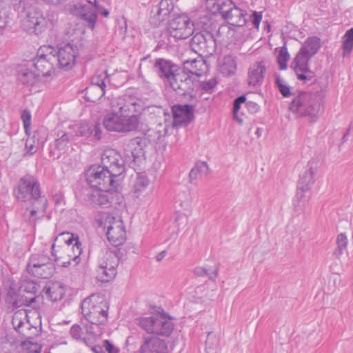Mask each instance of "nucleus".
Returning <instances> with one entry per match:
<instances>
[{
	"mask_svg": "<svg viewBox=\"0 0 353 353\" xmlns=\"http://www.w3.org/2000/svg\"><path fill=\"white\" fill-rule=\"evenodd\" d=\"M139 107L137 100L129 95L113 99L112 112L105 114L103 120L104 128L108 131L121 133L137 130L141 121Z\"/></svg>",
	"mask_w": 353,
	"mask_h": 353,
	"instance_id": "nucleus-1",
	"label": "nucleus"
},
{
	"mask_svg": "<svg viewBox=\"0 0 353 353\" xmlns=\"http://www.w3.org/2000/svg\"><path fill=\"white\" fill-rule=\"evenodd\" d=\"M321 48V40L317 37H308L294 58L292 65L297 79L304 83L316 81L315 72L310 70L309 61Z\"/></svg>",
	"mask_w": 353,
	"mask_h": 353,
	"instance_id": "nucleus-2",
	"label": "nucleus"
},
{
	"mask_svg": "<svg viewBox=\"0 0 353 353\" xmlns=\"http://www.w3.org/2000/svg\"><path fill=\"white\" fill-rule=\"evenodd\" d=\"M289 110L297 117H307L310 123H315L323 113V101L316 93L300 91L290 103Z\"/></svg>",
	"mask_w": 353,
	"mask_h": 353,
	"instance_id": "nucleus-3",
	"label": "nucleus"
},
{
	"mask_svg": "<svg viewBox=\"0 0 353 353\" xmlns=\"http://www.w3.org/2000/svg\"><path fill=\"white\" fill-rule=\"evenodd\" d=\"M137 324L148 334L169 336L174 330L172 318L165 312L157 313L150 316H141L136 319Z\"/></svg>",
	"mask_w": 353,
	"mask_h": 353,
	"instance_id": "nucleus-4",
	"label": "nucleus"
},
{
	"mask_svg": "<svg viewBox=\"0 0 353 353\" xmlns=\"http://www.w3.org/2000/svg\"><path fill=\"white\" fill-rule=\"evenodd\" d=\"M108 305L103 296L91 294L81 303V312L85 319L93 325L104 324L108 316Z\"/></svg>",
	"mask_w": 353,
	"mask_h": 353,
	"instance_id": "nucleus-5",
	"label": "nucleus"
},
{
	"mask_svg": "<svg viewBox=\"0 0 353 353\" xmlns=\"http://www.w3.org/2000/svg\"><path fill=\"white\" fill-rule=\"evenodd\" d=\"M85 176L90 186L99 192L115 190L119 185V182L116 179L117 176L101 165H91L86 171Z\"/></svg>",
	"mask_w": 353,
	"mask_h": 353,
	"instance_id": "nucleus-6",
	"label": "nucleus"
},
{
	"mask_svg": "<svg viewBox=\"0 0 353 353\" xmlns=\"http://www.w3.org/2000/svg\"><path fill=\"white\" fill-rule=\"evenodd\" d=\"M99 227L107 230L106 236L108 241L115 248L123 245L125 240V230L121 219H116L108 212L102 213L97 219Z\"/></svg>",
	"mask_w": 353,
	"mask_h": 353,
	"instance_id": "nucleus-7",
	"label": "nucleus"
},
{
	"mask_svg": "<svg viewBox=\"0 0 353 353\" xmlns=\"http://www.w3.org/2000/svg\"><path fill=\"white\" fill-rule=\"evenodd\" d=\"M14 195L21 202L38 201L46 198L41 193L40 183L38 179L30 174L23 176L14 189Z\"/></svg>",
	"mask_w": 353,
	"mask_h": 353,
	"instance_id": "nucleus-8",
	"label": "nucleus"
},
{
	"mask_svg": "<svg viewBox=\"0 0 353 353\" xmlns=\"http://www.w3.org/2000/svg\"><path fill=\"white\" fill-rule=\"evenodd\" d=\"M122 256L123 252L120 248L107 251L99 261L97 279L101 282L112 280L117 274V268Z\"/></svg>",
	"mask_w": 353,
	"mask_h": 353,
	"instance_id": "nucleus-9",
	"label": "nucleus"
},
{
	"mask_svg": "<svg viewBox=\"0 0 353 353\" xmlns=\"http://www.w3.org/2000/svg\"><path fill=\"white\" fill-rule=\"evenodd\" d=\"M54 48L51 46H41L37 54V57L28 61V66L34 68L37 74H39V79L42 81L43 77L51 76L54 71V62L56 61L55 54H52Z\"/></svg>",
	"mask_w": 353,
	"mask_h": 353,
	"instance_id": "nucleus-10",
	"label": "nucleus"
},
{
	"mask_svg": "<svg viewBox=\"0 0 353 353\" xmlns=\"http://www.w3.org/2000/svg\"><path fill=\"white\" fill-rule=\"evenodd\" d=\"M166 86L172 88L176 94L187 97L190 102L197 101L194 89L198 86V81L186 72H179Z\"/></svg>",
	"mask_w": 353,
	"mask_h": 353,
	"instance_id": "nucleus-11",
	"label": "nucleus"
},
{
	"mask_svg": "<svg viewBox=\"0 0 353 353\" xmlns=\"http://www.w3.org/2000/svg\"><path fill=\"white\" fill-rule=\"evenodd\" d=\"M191 48L201 57L213 55L216 50V43L214 35L209 31H201L191 39Z\"/></svg>",
	"mask_w": 353,
	"mask_h": 353,
	"instance_id": "nucleus-12",
	"label": "nucleus"
},
{
	"mask_svg": "<svg viewBox=\"0 0 353 353\" xmlns=\"http://www.w3.org/2000/svg\"><path fill=\"white\" fill-rule=\"evenodd\" d=\"M170 35L176 39H185L194 32V24L185 14L172 19L168 25Z\"/></svg>",
	"mask_w": 353,
	"mask_h": 353,
	"instance_id": "nucleus-13",
	"label": "nucleus"
},
{
	"mask_svg": "<svg viewBox=\"0 0 353 353\" xmlns=\"http://www.w3.org/2000/svg\"><path fill=\"white\" fill-rule=\"evenodd\" d=\"M52 54H55L56 61L61 68L70 70L75 65L79 55V48L72 42H69L60 47L57 52L54 50Z\"/></svg>",
	"mask_w": 353,
	"mask_h": 353,
	"instance_id": "nucleus-14",
	"label": "nucleus"
},
{
	"mask_svg": "<svg viewBox=\"0 0 353 353\" xmlns=\"http://www.w3.org/2000/svg\"><path fill=\"white\" fill-rule=\"evenodd\" d=\"M152 70L166 86L180 72V67L171 60L157 58L153 61Z\"/></svg>",
	"mask_w": 353,
	"mask_h": 353,
	"instance_id": "nucleus-15",
	"label": "nucleus"
},
{
	"mask_svg": "<svg viewBox=\"0 0 353 353\" xmlns=\"http://www.w3.org/2000/svg\"><path fill=\"white\" fill-rule=\"evenodd\" d=\"M318 170V163L314 160L310 161L305 172L300 175L297 183V191L296 197L298 201V205L301 200L305 196L304 193L309 190L315 182L314 176Z\"/></svg>",
	"mask_w": 353,
	"mask_h": 353,
	"instance_id": "nucleus-16",
	"label": "nucleus"
},
{
	"mask_svg": "<svg viewBox=\"0 0 353 353\" xmlns=\"http://www.w3.org/2000/svg\"><path fill=\"white\" fill-rule=\"evenodd\" d=\"M101 167L109 170L113 175L119 176L124 171L121 155L113 149H106L101 155Z\"/></svg>",
	"mask_w": 353,
	"mask_h": 353,
	"instance_id": "nucleus-17",
	"label": "nucleus"
},
{
	"mask_svg": "<svg viewBox=\"0 0 353 353\" xmlns=\"http://www.w3.org/2000/svg\"><path fill=\"white\" fill-rule=\"evenodd\" d=\"M143 155V145L141 140L136 137L130 141L124 149L123 158V168L125 165L134 168L137 166Z\"/></svg>",
	"mask_w": 353,
	"mask_h": 353,
	"instance_id": "nucleus-18",
	"label": "nucleus"
},
{
	"mask_svg": "<svg viewBox=\"0 0 353 353\" xmlns=\"http://www.w3.org/2000/svg\"><path fill=\"white\" fill-rule=\"evenodd\" d=\"M48 24V20L41 12L33 11L28 13L22 25L25 31L39 35L46 30Z\"/></svg>",
	"mask_w": 353,
	"mask_h": 353,
	"instance_id": "nucleus-19",
	"label": "nucleus"
},
{
	"mask_svg": "<svg viewBox=\"0 0 353 353\" xmlns=\"http://www.w3.org/2000/svg\"><path fill=\"white\" fill-rule=\"evenodd\" d=\"M196 104H176L172 108L174 121L176 125L187 126L194 119V108Z\"/></svg>",
	"mask_w": 353,
	"mask_h": 353,
	"instance_id": "nucleus-20",
	"label": "nucleus"
},
{
	"mask_svg": "<svg viewBox=\"0 0 353 353\" xmlns=\"http://www.w3.org/2000/svg\"><path fill=\"white\" fill-rule=\"evenodd\" d=\"M18 81L24 86L29 88L30 90L33 88H39L41 83L39 74L32 70V67L28 66V63L22 65L18 71Z\"/></svg>",
	"mask_w": 353,
	"mask_h": 353,
	"instance_id": "nucleus-21",
	"label": "nucleus"
},
{
	"mask_svg": "<svg viewBox=\"0 0 353 353\" xmlns=\"http://www.w3.org/2000/svg\"><path fill=\"white\" fill-rule=\"evenodd\" d=\"M266 70V62L264 60L257 61L251 64L248 72V85H261L264 81Z\"/></svg>",
	"mask_w": 353,
	"mask_h": 353,
	"instance_id": "nucleus-22",
	"label": "nucleus"
},
{
	"mask_svg": "<svg viewBox=\"0 0 353 353\" xmlns=\"http://www.w3.org/2000/svg\"><path fill=\"white\" fill-rule=\"evenodd\" d=\"M173 9V0H161L155 7V11L154 9L152 10V12H155V14L150 17V23L154 26H159L162 21L165 20Z\"/></svg>",
	"mask_w": 353,
	"mask_h": 353,
	"instance_id": "nucleus-23",
	"label": "nucleus"
},
{
	"mask_svg": "<svg viewBox=\"0 0 353 353\" xmlns=\"http://www.w3.org/2000/svg\"><path fill=\"white\" fill-rule=\"evenodd\" d=\"M165 342L154 336H147L143 338L139 347V353H156L166 349Z\"/></svg>",
	"mask_w": 353,
	"mask_h": 353,
	"instance_id": "nucleus-24",
	"label": "nucleus"
},
{
	"mask_svg": "<svg viewBox=\"0 0 353 353\" xmlns=\"http://www.w3.org/2000/svg\"><path fill=\"white\" fill-rule=\"evenodd\" d=\"M230 25L229 29L233 30L232 27H243L248 22V13L246 10L240 9L236 5L232 10L223 19Z\"/></svg>",
	"mask_w": 353,
	"mask_h": 353,
	"instance_id": "nucleus-25",
	"label": "nucleus"
},
{
	"mask_svg": "<svg viewBox=\"0 0 353 353\" xmlns=\"http://www.w3.org/2000/svg\"><path fill=\"white\" fill-rule=\"evenodd\" d=\"M32 208H27L24 213V218L29 221H35L37 218L36 215L41 214L43 216L48 207V200L46 198H41L38 201H30Z\"/></svg>",
	"mask_w": 353,
	"mask_h": 353,
	"instance_id": "nucleus-26",
	"label": "nucleus"
},
{
	"mask_svg": "<svg viewBox=\"0 0 353 353\" xmlns=\"http://www.w3.org/2000/svg\"><path fill=\"white\" fill-rule=\"evenodd\" d=\"M27 318L28 314L25 310H18L12 315V326L14 329L22 336H29L24 329V327H30V323Z\"/></svg>",
	"mask_w": 353,
	"mask_h": 353,
	"instance_id": "nucleus-27",
	"label": "nucleus"
},
{
	"mask_svg": "<svg viewBox=\"0 0 353 353\" xmlns=\"http://www.w3.org/2000/svg\"><path fill=\"white\" fill-rule=\"evenodd\" d=\"M205 67V60L201 56L183 61V72L188 74H191L199 77L203 73Z\"/></svg>",
	"mask_w": 353,
	"mask_h": 353,
	"instance_id": "nucleus-28",
	"label": "nucleus"
},
{
	"mask_svg": "<svg viewBox=\"0 0 353 353\" xmlns=\"http://www.w3.org/2000/svg\"><path fill=\"white\" fill-rule=\"evenodd\" d=\"M75 8L77 10V15L81 19L84 21L90 28L93 29L97 18L94 10L86 5L76 6Z\"/></svg>",
	"mask_w": 353,
	"mask_h": 353,
	"instance_id": "nucleus-29",
	"label": "nucleus"
},
{
	"mask_svg": "<svg viewBox=\"0 0 353 353\" xmlns=\"http://www.w3.org/2000/svg\"><path fill=\"white\" fill-rule=\"evenodd\" d=\"M102 127L99 123H95L94 125H89L87 123H83L80 125L77 130V134L81 137H93L97 140L102 138Z\"/></svg>",
	"mask_w": 353,
	"mask_h": 353,
	"instance_id": "nucleus-30",
	"label": "nucleus"
},
{
	"mask_svg": "<svg viewBox=\"0 0 353 353\" xmlns=\"http://www.w3.org/2000/svg\"><path fill=\"white\" fill-rule=\"evenodd\" d=\"M27 272L32 276L40 279H50L55 272V265L53 262L39 265L38 268H27Z\"/></svg>",
	"mask_w": 353,
	"mask_h": 353,
	"instance_id": "nucleus-31",
	"label": "nucleus"
},
{
	"mask_svg": "<svg viewBox=\"0 0 353 353\" xmlns=\"http://www.w3.org/2000/svg\"><path fill=\"white\" fill-rule=\"evenodd\" d=\"M82 245L78 239L75 240V243L72 245H65L60 248V251L65 254L68 258L73 261L77 265L80 262V255L82 253Z\"/></svg>",
	"mask_w": 353,
	"mask_h": 353,
	"instance_id": "nucleus-32",
	"label": "nucleus"
},
{
	"mask_svg": "<svg viewBox=\"0 0 353 353\" xmlns=\"http://www.w3.org/2000/svg\"><path fill=\"white\" fill-rule=\"evenodd\" d=\"M84 99L89 102L96 103L104 96L105 91L102 87L90 85L82 90Z\"/></svg>",
	"mask_w": 353,
	"mask_h": 353,
	"instance_id": "nucleus-33",
	"label": "nucleus"
},
{
	"mask_svg": "<svg viewBox=\"0 0 353 353\" xmlns=\"http://www.w3.org/2000/svg\"><path fill=\"white\" fill-rule=\"evenodd\" d=\"M46 296L52 302L57 301L63 298L65 294V290L59 284H52L46 286L43 290Z\"/></svg>",
	"mask_w": 353,
	"mask_h": 353,
	"instance_id": "nucleus-34",
	"label": "nucleus"
},
{
	"mask_svg": "<svg viewBox=\"0 0 353 353\" xmlns=\"http://www.w3.org/2000/svg\"><path fill=\"white\" fill-rule=\"evenodd\" d=\"M150 181L143 173H137L134 179L132 190L137 197H139L149 185Z\"/></svg>",
	"mask_w": 353,
	"mask_h": 353,
	"instance_id": "nucleus-35",
	"label": "nucleus"
},
{
	"mask_svg": "<svg viewBox=\"0 0 353 353\" xmlns=\"http://www.w3.org/2000/svg\"><path fill=\"white\" fill-rule=\"evenodd\" d=\"M53 262L52 259L45 254H32L28 261L27 268H38L39 265Z\"/></svg>",
	"mask_w": 353,
	"mask_h": 353,
	"instance_id": "nucleus-36",
	"label": "nucleus"
},
{
	"mask_svg": "<svg viewBox=\"0 0 353 353\" xmlns=\"http://www.w3.org/2000/svg\"><path fill=\"white\" fill-rule=\"evenodd\" d=\"M234 6L235 3L232 0H215L213 7L224 19V17H226L230 10H233Z\"/></svg>",
	"mask_w": 353,
	"mask_h": 353,
	"instance_id": "nucleus-37",
	"label": "nucleus"
},
{
	"mask_svg": "<svg viewBox=\"0 0 353 353\" xmlns=\"http://www.w3.org/2000/svg\"><path fill=\"white\" fill-rule=\"evenodd\" d=\"M208 170L209 168L206 162H197L189 173L190 182L192 183L194 180L201 177L203 174H207L208 173Z\"/></svg>",
	"mask_w": 353,
	"mask_h": 353,
	"instance_id": "nucleus-38",
	"label": "nucleus"
},
{
	"mask_svg": "<svg viewBox=\"0 0 353 353\" xmlns=\"http://www.w3.org/2000/svg\"><path fill=\"white\" fill-rule=\"evenodd\" d=\"M353 50V30L350 29L346 31L343 41V56L349 55Z\"/></svg>",
	"mask_w": 353,
	"mask_h": 353,
	"instance_id": "nucleus-39",
	"label": "nucleus"
},
{
	"mask_svg": "<svg viewBox=\"0 0 353 353\" xmlns=\"http://www.w3.org/2000/svg\"><path fill=\"white\" fill-rule=\"evenodd\" d=\"M94 353H119V349L108 340H104L103 345L92 347Z\"/></svg>",
	"mask_w": 353,
	"mask_h": 353,
	"instance_id": "nucleus-40",
	"label": "nucleus"
},
{
	"mask_svg": "<svg viewBox=\"0 0 353 353\" xmlns=\"http://www.w3.org/2000/svg\"><path fill=\"white\" fill-rule=\"evenodd\" d=\"M219 345V340L214 333H208L205 341V350L207 353H216Z\"/></svg>",
	"mask_w": 353,
	"mask_h": 353,
	"instance_id": "nucleus-41",
	"label": "nucleus"
},
{
	"mask_svg": "<svg viewBox=\"0 0 353 353\" xmlns=\"http://www.w3.org/2000/svg\"><path fill=\"white\" fill-rule=\"evenodd\" d=\"M86 196L88 198V200L92 203H94L99 205H103L109 203V199L106 194L101 192H97V194H94L90 192L89 190H86Z\"/></svg>",
	"mask_w": 353,
	"mask_h": 353,
	"instance_id": "nucleus-42",
	"label": "nucleus"
},
{
	"mask_svg": "<svg viewBox=\"0 0 353 353\" xmlns=\"http://www.w3.org/2000/svg\"><path fill=\"white\" fill-rule=\"evenodd\" d=\"M236 70V63L235 60L231 57H225L223 59V63L221 66V71L226 75H232L235 73Z\"/></svg>",
	"mask_w": 353,
	"mask_h": 353,
	"instance_id": "nucleus-43",
	"label": "nucleus"
},
{
	"mask_svg": "<svg viewBox=\"0 0 353 353\" xmlns=\"http://www.w3.org/2000/svg\"><path fill=\"white\" fill-rule=\"evenodd\" d=\"M52 255L54 257V261L57 263L58 265L63 268H68L71 264V259L68 258L65 261H62V259H64V256L61 254L60 251V248L57 250L55 243L52 245Z\"/></svg>",
	"mask_w": 353,
	"mask_h": 353,
	"instance_id": "nucleus-44",
	"label": "nucleus"
},
{
	"mask_svg": "<svg viewBox=\"0 0 353 353\" xmlns=\"http://www.w3.org/2000/svg\"><path fill=\"white\" fill-rule=\"evenodd\" d=\"M337 247L333 252V254L336 257L339 258L346 250L347 245V238L343 233H341L337 236L336 238Z\"/></svg>",
	"mask_w": 353,
	"mask_h": 353,
	"instance_id": "nucleus-45",
	"label": "nucleus"
},
{
	"mask_svg": "<svg viewBox=\"0 0 353 353\" xmlns=\"http://www.w3.org/2000/svg\"><path fill=\"white\" fill-rule=\"evenodd\" d=\"M21 347L27 353H40L42 345L38 343L34 342V340H25L21 342Z\"/></svg>",
	"mask_w": 353,
	"mask_h": 353,
	"instance_id": "nucleus-46",
	"label": "nucleus"
},
{
	"mask_svg": "<svg viewBox=\"0 0 353 353\" xmlns=\"http://www.w3.org/2000/svg\"><path fill=\"white\" fill-rule=\"evenodd\" d=\"M245 96L241 95L235 99L233 102V117L239 124L243 123V119L239 117L238 112L241 108V104L245 103Z\"/></svg>",
	"mask_w": 353,
	"mask_h": 353,
	"instance_id": "nucleus-47",
	"label": "nucleus"
},
{
	"mask_svg": "<svg viewBox=\"0 0 353 353\" xmlns=\"http://www.w3.org/2000/svg\"><path fill=\"white\" fill-rule=\"evenodd\" d=\"M217 81L215 78H210L208 80L203 81H198V85L199 88L202 90L203 92L208 94H212L216 85H217Z\"/></svg>",
	"mask_w": 353,
	"mask_h": 353,
	"instance_id": "nucleus-48",
	"label": "nucleus"
},
{
	"mask_svg": "<svg viewBox=\"0 0 353 353\" xmlns=\"http://www.w3.org/2000/svg\"><path fill=\"white\" fill-rule=\"evenodd\" d=\"M275 84L283 97L288 98L292 94L290 86L284 83L283 79L279 75L275 77Z\"/></svg>",
	"mask_w": 353,
	"mask_h": 353,
	"instance_id": "nucleus-49",
	"label": "nucleus"
},
{
	"mask_svg": "<svg viewBox=\"0 0 353 353\" xmlns=\"http://www.w3.org/2000/svg\"><path fill=\"white\" fill-rule=\"evenodd\" d=\"M39 288V285L32 280L23 281L20 286L21 290L31 294H35Z\"/></svg>",
	"mask_w": 353,
	"mask_h": 353,
	"instance_id": "nucleus-50",
	"label": "nucleus"
},
{
	"mask_svg": "<svg viewBox=\"0 0 353 353\" xmlns=\"http://www.w3.org/2000/svg\"><path fill=\"white\" fill-rule=\"evenodd\" d=\"M18 294L13 288H10L5 297V301L12 306L13 308H17L21 305L17 300Z\"/></svg>",
	"mask_w": 353,
	"mask_h": 353,
	"instance_id": "nucleus-51",
	"label": "nucleus"
},
{
	"mask_svg": "<svg viewBox=\"0 0 353 353\" xmlns=\"http://www.w3.org/2000/svg\"><path fill=\"white\" fill-rule=\"evenodd\" d=\"M61 134H58L59 138L55 141V147L59 150H63L65 148L68 143L70 141V138L72 135H70L66 132H61Z\"/></svg>",
	"mask_w": 353,
	"mask_h": 353,
	"instance_id": "nucleus-52",
	"label": "nucleus"
},
{
	"mask_svg": "<svg viewBox=\"0 0 353 353\" xmlns=\"http://www.w3.org/2000/svg\"><path fill=\"white\" fill-rule=\"evenodd\" d=\"M290 59V54L288 52L286 48H282L279 52L277 61L281 70H285L287 68V62Z\"/></svg>",
	"mask_w": 353,
	"mask_h": 353,
	"instance_id": "nucleus-53",
	"label": "nucleus"
},
{
	"mask_svg": "<svg viewBox=\"0 0 353 353\" xmlns=\"http://www.w3.org/2000/svg\"><path fill=\"white\" fill-rule=\"evenodd\" d=\"M21 119L26 134H30L31 125V114L29 110H24L21 113Z\"/></svg>",
	"mask_w": 353,
	"mask_h": 353,
	"instance_id": "nucleus-54",
	"label": "nucleus"
},
{
	"mask_svg": "<svg viewBox=\"0 0 353 353\" xmlns=\"http://www.w3.org/2000/svg\"><path fill=\"white\" fill-rule=\"evenodd\" d=\"M204 268L206 270L204 276H207L210 280L215 281L219 275V265H215L211 267L209 265H205Z\"/></svg>",
	"mask_w": 353,
	"mask_h": 353,
	"instance_id": "nucleus-55",
	"label": "nucleus"
},
{
	"mask_svg": "<svg viewBox=\"0 0 353 353\" xmlns=\"http://www.w3.org/2000/svg\"><path fill=\"white\" fill-rule=\"evenodd\" d=\"M107 77V75L103 74H97L92 77L90 85H97L99 87H102L103 90H105L106 85L105 83V79Z\"/></svg>",
	"mask_w": 353,
	"mask_h": 353,
	"instance_id": "nucleus-56",
	"label": "nucleus"
},
{
	"mask_svg": "<svg viewBox=\"0 0 353 353\" xmlns=\"http://www.w3.org/2000/svg\"><path fill=\"white\" fill-rule=\"evenodd\" d=\"M70 334L74 339L80 340L83 334L82 328L80 325L74 324L70 327Z\"/></svg>",
	"mask_w": 353,
	"mask_h": 353,
	"instance_id": "nucleus-57",
	"label": "nucleus"
},
{
	"mask_svg": "<svg viewBox=\"0 0 353 353\" xmlns=\"http://www.w3.org/2000/svg\"><path fill=\"white\" fill-rule=\"evenodd\" d=\"M25 152L23 156H31L33 155L37 152V148L34 144V142H31V141L28 139H27L25 144Z\"/></svg>",
	"mask_w": 353,
	"mask_h": 353,
	"instance_id": "nucleus-58",
	"label": "nucleus"
},
{
	"mask_svg": "<svg viewBox=\"0 0 353 353\" xmlns=\"http://www.w3.org/2000/svg\"><path fill=\"white\" fill-rule=\"evenodd\" d=\"M248 19H252V23L253 24L254 27L259 28L260 23L262 19V13L254 11L252 15H248Z\"/></svg>",
	"mask_w": 353,
	"mask_h": 353,
	"instance_id": "nucleus-59",
	"label": "nucleus"
},
{
	"mask_svg": "<svg viewBox=\"0 0 353 353\" xmlns=\"http://www.w3.org/2000/svg\"><path fill=\"white\" fill-rule=\"evenodd\" d=\"M28 330H29L30 332L26 330V333H28L29 336H23L26 339V340H34V337L38 336L40 332V328L38 327L32 326L31 325Z\"/></svg>",
	"mask_w": 353,
	"mask_h": 353,
	"instance_id": "nucleus-60",
	"label": "nucleus"
},
{
	"mask_svg": "<svg viewBox=\"0 0 353 353\" xmlns=\"http://www.w3.org/2000/svg\"><path fill=\"white\" fill-rule=\"evenodd\" d=\"M245 107L250 113H256L259 109V105L253 101H246L245 103Z\"/></svg>",
	"mask_w": 353,
	"mask_h": 353,
	"instance_id": "nucleus-61",
	"label": "nucleus"
},
{
	"mask_svg": "<svg viewBox=\"0 0 353 353\" xmlns=\"http://www.w3.org/2000/svg\"><path fill=\"white\" fill-rule=\"evenodd\" d=\"M80 341H81L87 346L91 347L92 348V347L94 346V337L93 336H84L83 338L81 337V339H80Z\"/></svg>",
	"mask_w": 353,
	"mask_h": 353,
	"instance_id": "nucleus-62",
	"label": "nucleus"
},
{
	"mask_svg": "<svg viewBox=\"0 0 353 353\" xmlns=\"http://www.w3.org/2000/svg\"><path fill=\"white\" fill-rule=\"evenodd\" d=\"M61 236H67V238H64V241L65 243V245H70V246H72L73 244V241H74V239H73V235L72 234H70V233L67 232V233H61L60 234Z\"/></svg>",
	"mask_w": 353,
	"mask_h": 353,
	"instance_id": "nucleus-63",
	"label": "nucleus"
},
{
	"mask_svg": "<svg viewBox=\"0 0 353 353\" xmlns=\"http://www.w3.org/2000/svg\"><path fill=\"white\" fill-rule=\"evenodd\" d=\"M193 273L194 275H196L197 276L203 277V276H204L205 274L206 273V270L204 268V265L203 266H198V267L194 268V269L193 270Z\"/></svg>",
	"mask_w": 353,
	"mask_h": 353,
	"instance_id": "nucleus-64",
	"label": "nucleus"
}]
</instances>
